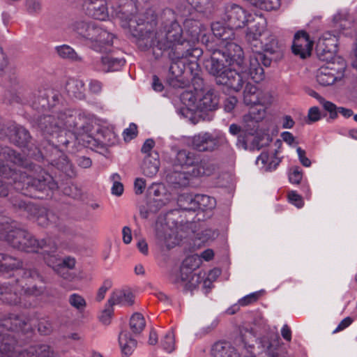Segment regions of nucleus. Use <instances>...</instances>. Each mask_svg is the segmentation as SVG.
Wrapping results in <instances>:
<instances>
[{"instance_id":"53","label":"nucleus","mask_w":357,"mask_h":357,"mask_svg":"<svg viewBox=\"0 0 357 357\" xmlns=\"http://www.w3.org/2000/svg\"><path fill=\"white\" fill-rule=\"evenodd\" d=\"M113 314L112 306L109 305L107 308L105 309L99 317L100 321L105 325L110 323V320Z\"/></svg>"},{"instance_id":"59","label":"nucleus","mask_w":357,"mask_h":357,"mask_svg":"<svg viewBox=\"0 0 357 357\" xmlns=\"http://www.w3.org/2000/svg\"><path fill=\"white\" fill-rule=\"evenodd\" d=\"M8 66V59L0 47V74L5 71Z\"/></svg>"},{"instance_id":"61","label":"nucleus","mask_w":357,"mask_h":357,"mask_svg":"<svg viewBox=\"0 0 357 357\" xmlns=\"http://www.w3.org/2000/svg\"><path fill=\"white\" fill-rule=\"evenodd\" d=\"M281 137L284 142L290 146L293 145L295 142V138L294 135L289 132L285 131L282 132Z\"/></svg>"},{"instance_id":"19","label":"nucleus","mask_w":357,"mask_h":357,"mask_svg":"<svg viewBox=\"0 0 357 357\" xmlns=\"http://www.w3.org/2000/svg\"><path fill=\"white\" fill-rule=\"evenodd\" d=\"M116 8L120 6L119 4H113ZM82 10L88 17L100 21H107L112 18H119L116 16L112 17L113 10L109 13L106 0H84L82 3ZM112 9V7H111Z\"/></svg>"},{"instance_id":"13","label":"nucleus","mask_w":357,"mask_h":357,"mask_svg":"<svg viewBox=\"0 0 357 357\" xmlns=\"http://www.w3.org/2000/svg\"><path fill=\"white\" fill-rule=\"evenodd\" d=\"M6 238L13 248L18 250L36 252L39 249H43V257L47 253L45 250H50V246L54 243L50 238L38 241L26 231L20 229L8 232Z\"/></svg>"},{"instance_id":"45","label":"nucleus","mask_w":357,"mask_h":357,"mask_svg":"<svg viewBox=\"0 0 357 357\" xmlns=\"http://www.w3.org/2000/svg\"><path fill=\"white\" fill-rule=\"evenodd\" d=\"M161 241L165 246L168 249H171L174 248L176 245L178 243L179 239L177 235L172 231L170 233L165 234L164 237Z\"/></svg>"},{"instance_id":"28","label":"nucleus","mask_w":357,"mask_h":357,"mask_svg":"<svg viewBox=\"0 0 357 357\" xmlns=\"http://www.w3.org/2000/svg\"><path fill=\"white\" fill-rule=\"evenodd\" d=\"M134 303V295L129 290H116L108 300V304L111 306L121 305L129 306Z\"/></svg>"},{"instance_id":"55","label":"nucleus","mask_w":357,"mask_h":357,"mask_svg":"<svg viewBox=\"0 0 357 357\" xmlns=\"http://www.w3.org/2000/svg\"><path fill=\"white\" fill-rule=\"evenodd\" d=\"M296 152L301 163L306 167H310L311 161L308 158L305 156V150L302 149L301 147H297Z\"/></svg>"},{"instance_id":"1","label":"nucleus","mask_w":357,"mask_h":357,"mask_svg":"<svg viewBox=\"0 0 357 357\" xmlns=\"http://www.w3.org/2000/svg\"><path fill=\"white\" fill-rule=\"evenodd\" d=\"M27 159L9 147L0 148V174L11 179L17 191H21L12 200L19 208L32 210L33 206L22 199V195L41 199L38 192H47L57 188L52 176L40 166L29 165Z\"/></svg>"},{"instance_id":"12","label":"nucleus","mask_w":357,"mask_h":357,"mask_svg":"<svg viewBox=\"0 0 357 357\" xmlns=\"http://www.w3.org/2000/svg\"><path fill=\"white\" fill-rule=\"evenodd\" d=\"M28 319L23 316L10 314L0 320V357H11L15 349L14 336L8 332L25 331L29 328Z\"/></svg>"},{"instance_id":"50","label":"nucleus","mask_w":357,"mask_h":357,"mask_svg":"<svg viewBox=\"0 0 357 357\" xmlns=\"http://www.w3.org/2000/svg\"><path fill=\"white\" fill-rule=\"evenodd\" d=\"M288 199L289 202L297 208H301L303 206V201L301 196L295 191H291L289 192Z\"/></svg>"},{"instance_id":"20","label":"nucleus","mask_w":357,"mask_h":357,"mask_svg":"<svg viewBox=\"0 0 357 357\" xmlns=\"http://www.w3.org/2000/svg\"><path fill=\"white\" fill-rule=\"evenodd\" d=\"M57 246L55 242L52 243L50 250L44 256V260L47 265L51 267L54 271L62 278L63 275H68V271L66 268L72 269L75 265V260L73 257L60 258L56 254Z\"/></svg>"},{"instance_id":"31","label":"nucleus","mask_w":357,"mask_h":357,"mask_svg":"<svg viewBox=\"0 0 357 357\" xmlns=\"http://www.w3.org/2000/svg\"><path fill=\"white\" fill-rule=\"evenodd\" d=\"M55 51L58 56L63 59L73 62H80L82 61V58L70 45H61L56 46Z\"/></svg>"},{"instance_id":"54","label":"nucleus","mask_w":357,"mask_h":357,"mask_svg":"<svg viewBox=\"0 0 357 357\" xmlns=\"http://www.w3.org/2000/svg\"><path fill=\"white\" fill-rule=\"evenodd\" d=\"M238 99L235 96H229L224 102V109L226 112H231L236 107Z\"/></svg>"},{"instance_id":"6","label":"nucleus","mask_w":357,"mask_h":357,"mask_svg":"<svg viewBox=\"0 0 357 357\" xmlns=\"http://www.w3.org/2000/svg\"><path fill=\"white\" fill-rule=\"evenodd\" d=\"M255 24L249 26L245 32V40L252 50L248 61L244 62L242 71H246L248 68L249 74L252 79L255 82H260L265 77L264 66H269L271 59L268 58L261 51L273 54L278 50V43L273 36H270L269 43H264L261 38L266 35V22L264 18L257 17V20L254 19Z\"/></svg>"},{"instance_id":"37","label":"nucleus","mask_w":357,"mask_h":357,"mask_svg":"<svg viewBox=\"0 0 357 357\" xmlns=\"http://www.w3.org/2000/svg\"><path fill=\"white\" fill-rule=\"evenodd\" d=\"M188 4L199 13L210 10L213 7L212 0H185Z\"/></svg>"},{"instance_id":"52","label":"nucleus","mask_w":357,"mask_h":357,"mask_svg":"<svg viewBox=\"0 0 357 357\" xmlns=\"http://www.w3.org/2000/svg\"><path fill=\"white\" fill-rule=\"evenodd\" d=\"M112 282L111 280H106L104 281L102 285L99 288L97 294L98 301H100L105 298L106 292L112 287Z\"/></svg>"},{"instance_id":"14","label":"nucleus","mask_w":357,"mask_h":357,"mask_svg":"<svg viewBox=\"0 0 357 357\" xmlns=\"http://www.w3.org/2000/svg\"><path fill=\"white\" fill-rule=\"evenodd\" d=\"M6 238L13 248L18 250L36 252L39 249H43V257L47 253L45 250H50V246L54 243L50 238L38 241L26 231L20 229L8 232Z\"/></svg>"},{"instance_id":"15","label":"nucleus","mask_w":357,"mask_h":357,"mask_svg":"<svg viewBox=\"0 0 357 357\" xmlns=\"http://www.w3.org/2000/svg\"><path fill=\"white\" fill-rule=\"evenodd\" d=\"M181 99L188 109L194 112L213 111L218 105V98L211 89L202 91L197 98L190 92H184Z\"/></svg>"},{"instance_id":"22","label":"nucleus","mask_w":357,"mask_h":357,"mask_svg":"<svg viewBox=\"0 0 357 357\" xmlns=\"http://www.w3.org/2000/svg\"><path fill=\"white\" fill-rule=\"evenodd\" d=\"M316 51L321 60L332 61L337 51V35L324 32L317 41Z\"/></svg>"},{"instance_id":"11","label":"nucleus","mask_w":357,"mask_h":357,"mask_svg":"<svg viewBox=\"0 0 357 357\" xmlns=\"http://www.w3.org/2000/svg\"><path fill=\"white\" fill-rule=\"evenodd\" d=\"M214 257V252L211 249H207L202 252L200 257L198 255H192L188 257L183 262L179 272L172 274L170 280L172 282L183 285L188 289L195 288L201 282L199 275L193 273V269L199 266L200 257L208 261Z\"/></svg>"},{"instance_id":"3","label":"nucleus","mask_w":357,"mask_h":357,"mask_svg":"<svg viewBox=\"0 0 357 357\" xmlns=\"http://www.w3.org/2000/svg\"><path fill=\"white\" fill-rule=\"evenodd\" d=\"M217 21L211 24V31L218 40V48L212 49L211 59L206 61L205 67L208 73L215 77L218 84H226L239 90L243 79L235 70H222L227 66L241 64L243 59V51L241 46L230 40L234 38V29L228 23Z\"/></svg>"},{"instance_id":"18","label":"nucleus","mask_w":357,"mask_h":357,"mask_svg":"<svg viewBox=\"0 0 357 357\" xmlns=\"http://www.w3.org/2000/svg\"><path fill=\"white\" fill-rule=\"evenodd\" d=\"M345 65L343 62L335 63L331 61L321 66L317 71V82L322 86H329L340 80L344 75Z\"/></svg>"},{"instance_id":"34","label":"nucleus","mask_w":357,"mask_h":357,"mask_svg":"<svg viewBox=\"0 0 357 357\" xmlns=\"http://www.w3.org/2000/svg\"><path fill=\"white\" fill-rule=\"evenodd\" d=\"M57 216L51 211L45 208H40L38 210L36 215V221L38 224L43 227L48 226L50 224H56Z\"/></svg>"},{"instance_id":"25","label":"nucleus","mask_w":357,"mask_h":357,"mask_svg":"<svg viewBox=\"0 0 357 357\" xmlns=\"http://www.w3.org/2000/svg\"><path fill=\"white\" fill-rule=\"evenodd\" d=\"M126 60L123 57H116L113 55L102 56L94 68L98 71L111 72L120 70L125 65Z\"/></svg>"},{"instance_id":"49","label":"nucleus","mask_w":357,"mask_h":357,"mask_svg":"<svg viewBox=\"0 0 357 357\" xmlns=\"http://www.w3.org/2000/svg\"><path fill=\"white\" fill-rule=\"evenodd\" d=\"M137 125L132 123L129 127L126 128L123 131V137L126 141H130L137 136Z\"/></svg>"},{"instance_id":"48","label":"nucleus","mask_w":357,"mask_h":357,"mask_svg":"<svg viewBox=\"0 0 357 357\" xmlns=\"http://www.w3.org/2000/svg\"><path fill=\"white\" fill-rule=\"evenodd\" d=\"M303 178V174L299 167L291 169L289 174V180L293 184H298Z\"/></svg>"},{"instance_id":"10","label":"nucleus","mask_w":357,"mask_h":357,"mask_svg":"<svg viewBox=\"0 0 357 357\" xmlns=\"http://www.w3.org/2000/svg\"><path fill=\"white\" fill-rule=\"evenodd\" d=\"M244 66L243 59H242L241 64L234 63L233 66H228V68L226 66L225 68L222 69V70H235L242 76L243 82L239 90H235L226 84L223 85L236 92L241 91L243 86L245 85L243 93V101L246 106L250 107L251 109L255 106L269 107L272 103V96L268 93L260 91L255 85L248 82V77L252 78L248 73V68L246 71H242L243 66Z\"/></svg>"},{"instance_id":"33","label":"nucleus","mask_w":357,"mask_h":357,"mask_svg":"<svg viewBox=\"0 0 357 357\" xmlns=\"http://www.w3.org/2000/svg\"><path fill=\"white\" fill-rule=\"evenodd\" d=\"M66 90L70 95L77 98L82 99L84 97V84L81 79H70L66 84Z\"/></svg>"},{"instance_id":"24","label":"nucleus","mask_w":357,"mask_h":357,"mask_svg":"<svg viewBox=\"0 0 357 357\" xmlns=\"http://www.w3.org/2000/svg\"><path fill=\"white\" fill-rule=\"evenodd\" d=\"M280 162V159L277 156L275 149H268L263 151L257 158L256 163L264 171H273L276 169Z\"/></svg>"},{"instance_id":"30","label":"nucleus","mask_w":357,"mask_h":357,"mask_svg":"<svg viewBox=\"0 0 357 357\" xmlns=\"http://www.w3.org/2000/svg\"><path fill=\"white\" fill-rule=\"evenodd\" d=\"M119 342L122 352L130 355L137 346V341L132 337L128 331H122L119 336Z\"/></svg>"},{"instance_id":"29","label":"nucleus","mask_w":357,"mask_h":357,"mask_svg":"<svg viewBox=\"0 0 357 357\" xmlns=\"http://www.w3.org/2000/svg\"><path fill=\"white\" fill-rule=\"evenodd\" d=\"M160 160L159 155L157 152H153L147 155L143 162V174L147 176L152 177L155 175L159 169Z\"/></svg>"},{"instance_id":"9","label":"nucleus","mask_w":357,"mask_h":357,"mask_svg":"<svg viewBox=\"0 0 357 357\" xmlns=\"http://www.w3.org/2000/svg\"><path fill=\"white\" fill-rule=\"evenodd\" d=\"M70 28L86 45L96 52H105L113 45L114 34L96 22L76 20L71 24Z\"/></svg>"},{"instance_id":"35","label":"nucleus","mask_w":357,"mask_h":357,"mask_svg":"<svg viewBox=\"0 0 357 357\" xmlns=\"http://www.w3.org/2000/svg\"><path fill=\"white\" fill-rule=\"evenodd\" d=\"M193 202L195 204V211L211 210L216 205L215 199L206 195H195V199H194Z\"/></svg>"},{"instance_id":"17","label":"nucleus","mask_w":357,"mask_h":357,"mask_svg":"<svg viewBox=\"0 0 357 357\" xmlns=\"http://www.w3.org/2000/svg\"><path fill=\"white\" fill-rule=\"evenodd\" d=\"M222 19L225 23H228V26L234 29L242 28L246 23L254 20L251 14L236 3H228L225 6Z\"/></svg>"},{"instance_id":"27","label":"nucleus","mask_w":357,"mask_h":357,"mask_svg":"<svg viewBox=\"0 0 357 357\" xmlns=\"http://www.w3.org/2000/svg\"><path fill=\"white\" fill-rule=\"evenodd\" d=\"M17 357H54V352L49 345L39 344L20 351Z\"/></svg>"},{"instance_id":"2","label":"nucleus","mask_w":357,"mask_h":357,"mask_svg":"<svg viewBox=\"0 0 357 357\" xmlns=\"http://www.w3.org/2000/svg\"><path fill=\"white\" fill-rule=\"evenodd\" d=\"M176 13L170 8L164 9L158 19L160 24V29L155 33H151V29L153 26L144 27V36L137 38L141 40H146L149 46L153 49V53L155 58L160 56L162 52L172 50V51H178L180 46L187 43H194L200 39L203 43H208L205 40L206 36L202 34L204 30V26L197 20L186 19L183 22L184 31L183 30L179 22L182 17L189 13V10L183 8L182 6H177ZM153 24L152 26L155 25Z\"/></svg>"},{"instance_id":"60","label":"nucleus","mask_w":357,"mask_h":357,"mask_svg":"<svg viewBox=\"0 0 357 357\" xmlns=\"http://www.w3.org/2000/svg\"><path fill=\"white\" fill-rule=\"evenodd\" d=\"M63 278L70 281H81L86 279V275L82 272H79L74 275L71 273H68V275H63Z\"/></svg>"},{"instance_id":"47","label":"nucleus","mask_w":357,"mask_h":357,"mask_svg":"<svg viewBox=\"0 0 357 357\" xmlns=\"http://www.w3.org/2000/svg\"><path fill=\"white\" fill-rule=\"evenodd\" d=\"M321 115L319 109L317 107H311L307 114V119L306 123L311 124L321 119Z\"/></svg>"},{"instance_id":"16","label":"nucleus","mask_w":357,"mask_h":357,"mask_svg":"<svg viewBox=\"0 0 357 357\" xmlns=\"http://www.w3.org/2000/svg\"><path fill=\"white\" fill-rule=\"evenodd\" d=\"M191 54L189 50L186 52L181 53L178 51H172L169 53V57L172 60V63L169 67V73L172 77L169 78L170 84L174 87H183L184 82L181 78L184 72L189 68L192 70L194 67H197V63L195 61H190V63L187 64L188 57Z\"/></svg>"},{"instance_id":"4","label":"nucleus","mask_w":357,"mask_h":357,"mask_svg":"<svg viewBox=\"0 0 357 357\" xmlns=\"http://www.w3.org/2000/svg\"><path fill=\"white\" fill-rule=\"evenodd\" d=\"M93 116L82 110L66 109L54 115H45L38 121V126L44 135L52 136L54 150L59 153V148L67 146L75 135L91 130Z\"/></svg>"},{"instance_id":"64","label":"nucleus","mask_w":357,"mask_h":357,"mask_svg":"<svg viewBox=\"0 0 357 357\" xmlns=\"http://www.w3.org/2000/svg\"><path fill=\"white\" fill-rule=\"evenodd\" d=\"M294 124H295V122L290 116L286 115L283 117V119H282V128H283L291 129L294 127Z\"/></svg>"},{"instance_id":"8","label":"nucleus","mask_w":357,"mask_h":357,"mask_svg":"<svg viewBox=\"0 0 357 357\" xmlns=\"http://www.w3.org/2000/svg\"><path fill=\"white\" fill-rule=\"evenodd\" d=\"M176 168L180 167L181 172L176 170L170 178H174V183L179 186L189 185L192 178L209 176L216 171L215 165L208 159H201L195 153L186 150L177 152L174 160Z\"/></svg>"},{"instance_id":"57","label":"nucleus","mask_w":357,"mask_h":357,"mask_svg":"<svg viewBox=\"0 0 357 357\" xmlns=\"http://www.w3.org/2000/svg\"><path fill=\"white\" fill-rule=\"evenodd\" d=\"M89 90L93 93H99L102 91V85L100 81L91 80L89 84Z\"/></svg>"},{"instance_id":"21","label":"nucleus","mask_w":357,"mask_h":357,"mask_svg":"<svg viewBox=\"0 0 357 357\" xmlns=\"http://www.w3.org/2000/svg\"><path fill=\"white\" fill-rule=\"evenodd\" d=\"M226 142L225 134L218 132L213 135L209 132H200L192 138V147L196 151H211L215 149L220 143Z\"/></svg>"},{"instance_id":"5","label":"nucleus","mask_w":357,"mask_h":357,"mask_svg":"<svg viewBox=\"0 0 357 357\" xmlns=\"http://www.w3.org/2000/svg\"><path fill=\"white\" fill-rule=\"evenodd\" d=\"M22 263L20 260L0 254V273H4L16 269L17 275H21L14 284L8 287L6 284H0V300L10 305H20L24 307L31 304L26 301L29 296H38L43 291L42 277L34 269H21Z\"/></svg>"},{"instance_id":"56","label":"nucleus","mask_w":357,"mask_h":357,"mask_svg":"<svg viewBox=\"0 0 357 357\" xmlns=\"http://www.w3.org/2000/svg\"><path fill=\"white\" fill-rule=\"evenodd\" d=\"M146 187L145 181L143 178H137L134 183L135 192L137 195H140L144 192Z\"/></svg>"},{"instance_id":"38","label":"nucleus","mask_w":357,"mask_h":357,"mask_svg":"<svg viewBox=\"0 0 357 357\" xmlns=\"http://www.w3.org/2000/svg\"><path fill=\"white\" fill-rule=\"evenodd\" d=\"M195 195L183 194L179 196L178 202L180 206L185 211H195V204L193 202Z\"/></svg>"},{"instance_id":"26","label":"nucleus","mask_w":357,"mask_h":357,"mask_svg":"<svg viewBox=\"0 0 357 357\" xmlns=\"http://www.w3.org/2000/svg\"><path fill=\"white\" fill-rule=\"evenodd\" d=\"M7 135L11 141L20 146H25L30 139L29 132L22 126L16 124H12L8 128Z\"/></svg>"},{"instance_id":"7","label":"nucleus","mask_w":357,"mask_h":357,"mask_svg":"<svg viewBox=\"0 0 357 357\" xmlns=\"http://www.w3.org/2000/svg\"><path fill=\"white\" fill-rule=\"evenodd\" d=\"M153 0H130L118 8L112 6V17L119 18L121 26L135 38L144 36V27L152 26L157 20Z\"/></svg>"},{"instance_id":"36","label":"nucleus","mask_w":357,"mask_h":357,"mask_svg":"<svg viewBox=\"0 0 357 357\" xmlns=\"http://www.w3.org/2000/svg\"><path fill=\"white\" fill-rule=\"evenodd\" d=\"M146 326L145 319L140 313H135L130 318V327L134 333H140Z\"/></svg>"},{"instance_id":"43","label":"nucleus","mask_w":357,"mask_h":357,"mask_svg":"<svg viewBox=\"0 0 357 357\" xmlns=\"http://www.w3.org/2000/svg\"><path fill=\"white\" fill-rule=\"evenodd\" d=\"M68 301L71 306L79 311H83L86 307V301L84 298L78 294H71L69 296Z\"/></svg>"},{"instance_id":"58","label":"nucleus","mask_w":357,"mask_h":357,"mask_svg":"<svg viewBox=\"0 0 357 357\" xmlns=\"http://www.w3.org/2000/svg\"><path fill=\"white\" fill-rule=\"evenodd\" d=\"M352 322H353V319L351 317H347L344 318V319H342L341 321V322L338 324L337 328L334 330L333 333H337V332H340V331L344 330V328H346L349 326H350Z\"/></svg>"},{"instance_id":"40","label":"nucleus","mask_w":357,"mask_h":357,"mask_svg":"<svg viewBox=\"0 0 357 357\" xmlns=\"http://www.w3.org/2000/svg\"><path fill=\"white\" fill-rule=\"evenodd\" d=\"M161 346L168 353L175 349V336L172 331H168L161 340Z\"/></svg>"},{"instance_id":"62","label":"nucleus","mask_w":357,"mask_h":357,"mask_svg":"<svg viewBox=\"0 0 357 357\" xmlns=\"http://www.w3.org/2000/svg\"><path fill=\"white\" fill-rule=\"evenodd\" d=\"M123 241L126 244H128L132 241L131 229L128 227H124L122 230Z\"/></svg>"},{"instance_id":"39","label":"nucleus","mask_w":357,"mask_h":357,"mask_svg":"<svg viewBox=\"0 0 357 357\" xmlns=\"http://www.w3.org/2000/svg\"><path fill=\"white\" fill-rule=\"evenodd\" d=\"M259 109L257 110L252 109L248 115H245L243 117V121L245 122L248 121L249 120H252L255 122H259L264 119L266 116V109L268 107L260 106Z\"/></svg>"},{"instance_id":"44","label":"nucleus","mask_w":357,"mask_h":357,"mask_svg":"<svg viewBox=\"0 0 357 357\" xmlns=\"http://www.w3.org/2000/svg\"><path fill=\"white\" fill-rule=\"evenodd\" d=\"M318 98L324 109L329 112L330 117L331 119H335L337 116L338 107L333 102L326 100L321 96H319Z\"/></svg>"},{"instance_id":"32","label":"nucleus","mask_w":357,"mask_h":357,"mask_svg":"<svg viewBox=\"0 0 357 357\" xmlns=\"http://www.w3.org/2000/svg\"><path fill=\"white\" fill-rule=\"evenodd\" d=\"M352 19L346 10L337 13L333 18V26L339 32L349 28Z\"/></svg>"},{"instance_id":"63","label":"nucleus","mask_w":357,"mask_h":357,"mask_svg":"<svg viewBox=\"0 0 357 357\" xmlns=\"http://www.w3.org/2000/svg\"><path fill=\"white\" fill-rule=\"evenodd\" d=\"M154 140L152 139H148L144 142L142 147V152L144 153H147L151 151V150L154 147Z\"/></svg>"},{"instance_id":"46","label":"nucleus","mask_w":357,"mask_h":357,"mask_svg":"<svg viewBox=\"0 0 357 357\" xmlns=\"http://www.w3.org/2000/svg\"><path fill=\"white\" fill-rule=\"evenodd\" d=\"M261 295V291H255L241 298L238 304L241 306H246L256 302Z\"/></svg>"},{"instance_id":"42","label":"nucleus","mask_w":357,"mask_h":357,"mask_svg":"<svg viewBox=\"0 0 357 357\" xmlns=\"http://www.w3.org/2000/svg\"><path fill=\"white\" fill-rule=\"evenodd\" d=\"M43 0H26V11L30 15H37L42 10Z\"/></svg>"},{"instance_id":"41","label":"nucleus","mask_w":357,"mask_h":357,"mask_svg":"<svg viewBox=\"0 0 357 357\" xmlns=\"http://www.w3.org/2000/svg\"><path fill=\"white\" fill-rule=\"evenodd\" d=\"M110 180L113 183L111 188L112 194L121 196L123 192V185L121 182V176L118 173H114L110 176Z\"/></svg>"},{"instance_id":"23","label":"nucleus","mask_w":357,"mask_h":357,"mask_svg":"<svg viewBox=\"0 0 357 357\" xmlns=\"http://www.w3.org/2000/svg\"><path fill=\"white\" fill-rule=\"evenodd\" d=\"M312 48V42L305 31H298L295 36L292 45V51L295 54L305 58L310 55Z\"/></svg>"},{"instance_id":"51","label":"nucleus","mask_w":357,"mask_h":357,"mask_svg":"<svg viewBox=\"0 0 357 357\" xmlns=\"http://www.w3.org/2000/svg\"><path fill=\"white\" fill-rule=\"evenodd\" d=\"M38 331L42 335H48L52 331V325L48 320H41L38 324Z\"/></svg>"}]
</instances>
